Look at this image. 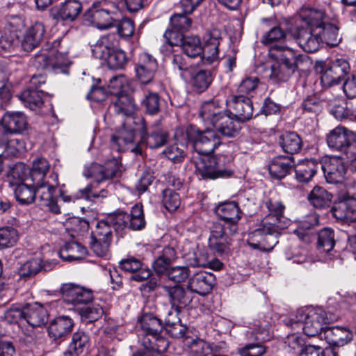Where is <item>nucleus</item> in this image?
I'll list each match as a JSON object with an SVG mask.
<instances>
[{"mask_svg": "<svg viewBox=\"0 0 356 356\" xmlns=\"http://www.w3.org/2000/svg\"><path fill=\"white\" fill-rule=\"evenodd\" d=\"M266 206L268 214L259 227L249 234L248 243L254 249L270 251L278 243L282 230L289 226L291 220L284 216L285 206L281 202L268 200Z\"/></svg>", "mask_w": 356, "mask_h": 356, "instance_id": "f257e3e1", "label": "nucleus"}, {"mask_svg": "<svg viewBox=\"0 0 356 356\" xmlns=\"http://www.w3.org/2000/svg\"><path fill=\"white\" fill-rule=\"evenodd\" d=\"M337 317L321 307H305L298 309L293 317L286 321V325L303 330L309 337H315L323 330L325 324L334 322Z\"/></svg>", "mask_w": 356, "mask_h": 356, "instance_id": "f03ea898", "label": "nucleus"}, {"mask_svg": "<svg viewBox=\"0 0 356 356\" xmlns=\"http://www.w3.org/2000/svg\"><path fill=\"white\" fill-rule=\"evenodd\" d=\"M200 117L203 122L212 124L216 132L223 136L235 137L241 129L239 121L234 120L229 115L221 111L214 102H207L202 104Z\"/></svg>", "mask_w": 356, "mask_h": 356, "instance_id": "7ed1b4c3", "label": "nucleus"}, {"mask_svg": "<svg viewBox=\"0 0 356 356\" xmlns=\"http://www.w3.org/2000/svg\"><path fill=\"white\" fill-rule=\"evenodd\" d=\"M187 140L194 147V154H211L221 144L216 131L206 129L200 130L195 125H189L185 131Z\"/></svg>", "mask_w": 356, "mask_h": 356, "instance_id": "20e7f679", "label": "nucleus"}, {"mask_svg": "<svg viewBox=\"0 0 356 356\" xmlns=\"http://www.w3.org/2000/svg\"><path fill=\"white\" fill-rule=\"evenodd\" d=\"M60 42H53L49 49H41L34 57L33 65L38 70H54L65 67L68 64L67 56L65 53L58 50Z\"/></svg>", "mask_w": 356, "mask_h": 356, "instance_id": "39448f33", "label": "nucleus"}, {"mask_svg": "<svg viewBox=\"0 0 356 356\" xmlns=\"http://www.w3.org/2000/svg\"><path fill=\"white\" fill-rule=\"evenodd\" d=\"M196 172L202 178L214 179L218 177H227L232 174L230 170L220 169L217 159L211 154H193L192 156Z\"/></svg>", "mask_w": 356, "mask_h": 356, "instance_id": "423d86ee", "label": "nucleus"}, {"mask_svg": "<svg viewBox=\"0 0 356 356\" xmlns=\"http://www.w3.org/2000/svg\"><path fill=\"white\" fill-rule=\"evenodd\" d=\"M112 240L113 229L111 225L106 220H101L97 223L92 232L91 250L98 257H107Z\"/></svg>", "mask_w": 356, "mask_h": 356, "instance_id": "0eeeda50", "label": "nucleus"}, {"mask_svg": "<svg viewBox=\"0 0 356 356\" xmlns=\"http://www.w3.org/2000/svg\"><path fill=\"white\" fill-rule=\"evenodd\" d=\"M119 13L109 10L101 4L94 3L84 14V18L99 29H108L115 26Z\"/></svg>", "mask_w": 356, "mask_h": 356, "instance_id": "6e6552de", "label": "nucleus"}, {"mask_svg": "<svg viewBox=\"0 0 356 356\" xmlns=\"http://www.w3.org/2000/svg\"><path fill=\"white\" fill-rule=\"evenodd\" d=\"M229 226L221 221L213 223L209 238V247L215 253L222 254L229 250V236L235 233H229Z\"/></svg>", "mask_w": 356, "mask_h": 356, "instance_id": "1a4fd4ad", "label": "nucleus"}, {"mask_svg": "<svg viewBox=\"0 0 356 356\" xmlns=\"http://www.w3.org/2000/svg\"><path fill=\"white\" fill-rule=\"evenodd\" d=\"M327 183L338 184L343 181L347 171V166L340 156H330L320 165Z\"/></svg>", "mask_w": 356, "mask_h": 356, "instance_id": "9d476101", "label": "nucleus"}, {"mask_svg": "<svg viewBox=\"0 0 356 356\" xmlns=\"http://www.w3.org/2000/svg\"><path fill=\"white\" fill-rule=\"evenodd\" d=\"M60 292L66 302L74 305L87 304L93 298L92 290L74 283L62 284Z\"/></svg>", "mask_w": 356, "mask_h": 356, "instance_id": "9b49d317", "label": "nucleus"}, {"mask_svg": "<svg viewBox=\"0 0 356 356\" xmlns=\"http://www.w3.org/2000/svg\"><path fill=\"white\" fill-rule=\"evenodd\" d=\"M318 27L299 28L297 30L296 39L299 46L306 52L313 53L319 49L323 44L322 35H320Z\"/></svg>", "mask_w": 356, "mask_h": 356, "instance_id": "f8f14e48", "label": "nucleus"}, {"mask_svg": "<svg viewBox=\"0 0 356 356\" xmlns=\"http://www.w3.org/2000/svg\"><path fill=\"white\" fill-rule=\"evenodd\" d=\"M120 166L117 160L113 159L102 165L98 163H92L85 168L83 175L88 178H92L97 183L110 179L118 176Z\"/></svg>", "mask_w": 356, "mask_h": 356, "instance_id": "ddd939ff", "label": "nucleus"}, {"mask_svg": "<svg viewBox=\"0 0 356 356\" xmlns=\"http://www.w3.org/2000/svg\"><path fill=\"white\" fill-rule=\"evenodd\" d=\"M333 216L347 222L356 220V198L348 195L339 197L331 209Z\"/></svg>", "mask_w": 356, "mask_h": 356, "instance_id": "4468645a", "label": "nucleus"}, {"mask_svg": "<svg viewBox=\"0 0 356 356\" xmlns=\"http://www.w3.org/2000/svg\"><path fill=\"white\" fill-rule=\"evenodd\" d=\"M215 212L220 218L221 222L226 223L229 233H236L238 229V222L241 218V211L235 202H226L218 204Z\"/></svg>", "mask_w": 356, "mask_h": 356, "instance_id": "2eb2a0df", "label": "nucleus"}, {"mask_svg": "<svg viewBox=\"0 0 356 356\" xmlns=\"http://www.w3.org/2000/svg\"><path fill=\"white\" fill-rule=\"evenodd\" d=\"M221 34L218 29L207 31L204 37V45L202 47L201 58L204 64H212L219 58L218 47Z\"/></svg>", "mask_w": 356, "mask_h": 356, "instance_id": "dca6fc26", "label": "nucleus"}, {"mask_svg": "<svg viewBox=\"0 0 356 356\" xmlns=\"http://www.w3.org/2000/svg\"><path fill=\"white\" fill-rule=\"evenodd\" d=\"M231 113L239 122L249 120L253 114V106L250 98L243 95H233L227 102Z\"/></svg>", "mask_w": 356, "mask_h": 356, "instance_id": "f3484780", "label": "nucleus"}, {"mask_svg": "<svg viewBox=\"0 0 356 356\" xmlns=\"http://www.w3.org/2000/svg\"><path fill=\"white\" fill-rule=\"evenodd\" d=\"M157 62L150 54L143 53L136 64L137 78L143 84H147L153 80L157 70Z\"/></svg>", "mask_w": 356, "mask_h": 356, "instance_id": "a211bd4d", "label": "nucleus"}, {"mask_svg": "<svg viewBox=\"0 0 356 356\" xmlns=\"http://www.w3.org/2000/svg\"><path fill=\"white\" fill-rule=\"evenodd\" d=\"M326 140L330 148L341 152L355 140V135L345 127L338 126L327 134Z\"/></svg>", "mask_w": 356, "mask_h": 356, "instance_id": "6ab92c4d", "label": "nucleus"}, {"mask_svg": "<svg viewBox=\"0 0 356 356\" xmlns=\"http://www.w3.org/2000/svg\"><path fill=\"white\" fill-rule=\"evenodd\" d=\"M215 281V276L212 273L199 271L189 279L188 288L193 293L205 296L211 291Z\"/></svg>", "mask_w": 356, "mask_h": 356, "instance_id": "aec40b11", "label": "nucleus"}, {"mask_svg": "<svg viewBox=\"0 0 356 356\" xmlns=\"http://www.w3.org/2000/svg\"><path fill=\"white\" fill-rule=\"evenodd\" d=\"M1 126L10 134H21L27 129L28 122L25 115L19 111H7L1 118Z\"/></svg>", "mask_w": 356, "mask_h": 356, "instance_id": "412c9836", "label": "nucleus"}, {"mask_svg": "<svg viewBox=\"0 0 356 356\" xmlns=\"http://www.w3.org/2000/svg\"><path fill=\"white\" fill-rule=\"evenodd\" d=\"M323 337L327 343L334 347H341L353 339V332L343 327H330L323 330Z\"/></svg>", "mask_w": 356, "mask_h": 356, "instance_id": "4be33fe9", "label": "nucleus"}, {"mask_svg": "<svg viewBox=\"0 0 356 356\" xmlns=\"http://www.w3.org/2000/svg\"><path fill=\"white\" fill-rule=\"evenodd\" d=\"M295 166L292 156H278L274 158L268 165L270 176L276 179H282L290 174Z\"/></svg>", "mask_w": 356, "mask_h": 356, "instance_id": "5701e85b", "label": "nucleus"}, {"mask_svg": "<svg viewBox=\"0 0 356 356\" xmlns=\"http://www.w3.org/2000/svg\"><path fill=\"white\" fill-rule=\"evenodd\" d=\"M120 268L126 272L132 273L130 279L136 282H143L151 275V270L143 267L140 260L134 257L123 259L120 262Z\"/></svg>", "mask_w": 356, "mask_h": 356, "instance_id": "b1692460", "label": "nucleus"}, {"mask_svg": "<svg viewBox=\"0 0 356 356\" xmlns=\"http://www.w3.org/2000/svg\"><path fill=\"white\" fill-rule=\"evenodd\" d=\"M164 291L168 297V301L172 307L184 309L192 301L191 293L184 287L180 285L173 286H165Z\"/></svg>", "mask_w": 356, "mask_h": 356, "instance_id": "393cba45", "label": "nucleus"}, {"mask_svg": "<svg viewBox=\"0 0 356 356\" xmlns=\"http://www.w3.org/2000/svg\"><path fill=\"white\" fill-rule=\"evenodd\" d=\"M271 54L276 60L290 65H294L298 68L300 63H302L305 56L297 54L294 49L286 46L275 44L271 47Z\"/></svg>", "mask_w": 356, "mask_h": 356, "instance_id": "a878e982", "label": "nucleus"}, {"mask_svg": "<svg viewBox=\"0 0 356 356\" xmlns=\"http://www.w3.org/2000/svg\"><path fill=\"white\" fill-rule=\"evenodd\" d=\"M73 320L67 316H61L52 321L48 327V333L54 340L62 339L70 334L73 328Z\"/></svg>", "mask_w": 356, "mask_h": 356, "instance_id": "bb28decb", "label": "nucleus"}, {"mask_svg": "<svg viewBox=\"0 0 356 356\" xmlns=\"http://www.w3.org/2000/svg\"><path fill=\"white\" fill-rule=\"evenodd\" d=\"M45 30L40 22H35L26 31L22 41V47L25 51L29 52L36 47L42 41Z\"/></svg>", "mask_w": 356, "mask_h": 356, "instance_id": "cd10ccee", "label": "nucleus"}, {"mask_svg": "<svg viewBox=\"0 0 356 356\" xmlns=\"http://www.w3.org/2000/svg\"><path fill=\"white\" fill-rule=\"evenodd\" d=\"M113 106L116 114L125 116L127 118V120L135 122L132 116L136 111V106L134 99L130 95L125 93L119 94L116 96Z\"/></svg>", "mask_w": 356, "mask_h": 356, "instance_id": "c85d7f7f", "label": "nucleus"}, {"mask_svg": "<svg viewBox=\"0 0 356 356\" xmlns=\"http://www.w3.org/2000/svg\"><path fill=\"white\" fill-rule=\"evenodd\" d=\"M315 70L320 73L321 82L324 87H330L338 84L341 78L337 72L334 71L330 62L318 61L315 65Z\"/></svg>", "mask_w": 356, "mask_h": 356, "instance_id": "c756f323", "label": "nucleus"}, {"mask_svg": "<svg viewBox=\"0 0 356 356\" xmlns=\"http://www.w3.org/2000/svg\"><path fill=\"white\" fill-rule=\"evenodd\" d=\"M118 40L115 34H107L101 37L92 50L96 58L105 57V55L118 49Z\"/></svg>", "mask_w": 356, "mask_h": 356, "instance_id": "7c9ffc66", "label": "nucleus"}, {"mask_svg": "<svg viewBox=\"0 0 356 356\" xmlns=\"http://www.w3.org/2000/svg\"><path fill=\"white\" fill-rule=\"evenodd\" d=\"M321 163L315 159L302 161L296 168V178L298 181L306 183L309 181L317 172Z\"/></svg>", "mask_w": 356, "mask_h": 356, "instance_id": "2f4dec72", "label": "nucleus"}, {"mask_svg": "<svg viewBox=\"0 0 356 356\" xmlns=\"http://www.w3.org/2000/svg\"><path fill=\"white\" fill-rule=\"evenodd\" d=\"M89 336L82 331H78L73 334L72 341L68 349L64 353L63 356H79L89 347Z\"/></svg>", "mask_w": 356, "mask_h": 356, "instance_id": "473e14b6", "label": "nucleus"}, {"mask_svg": "<svg viewBox=\"0 0 356 356\" xmlns=\"http://www.w3.org/2000/svg\"><path fill=\"white\" fill-rule=\"evenodd\" d=\"M25 313V321L33 327L41 326L47 321L46 309L37 303L26 306Z\"/></svg>", "mask_w": 356, "mask_h": 356, "instance_id": "72a5a7b5", "label": "nucleus"}, {"mask_svg": "<svg viewBox=\"0 0 356 356\" xmlns=\"http://www.w3.org/2000/svg\"><path fill=\"white\" fill-rule=\"evenodd\" d=\"M177 258L176 250L171 246H165L153 263L155 272L161 275L165 272L170 264Z\"/></svg>", "mask_w": 356, "mask_h": 356, "instance_id": "f704fd0d", "label": "nucleus"}, {"mask_svg": "<svg viewBox=\"0 0 356 356\" xmlns=\"http://www.w3.org/2000/svg\"><path fill=\"white\" fill-rule=\"evenodd\" d=\"M138 323L145 334L152 337L161 334L163 329L162 320L152 314H145L139 319Z\"/></svg>", "mask_w": 356, "mask_h": 356, "instance_id": "c9c22d12", "label": "nucleus"}, {"mask_svg": "<svg viewBox=\"0 0 356 356\" xmlns=\"http://www.w3.org/2000/svg\"><path fill=\"white\" fill-rule=\"evenodd\" d=\"M270 69L269 78L274 83L286 81L297 70L294 65H289L278 60L271 65Z\"/></svg>", "mask_w": 356, "mask_h": 356, "instance_id": "e433bc0d", "label": "nucleus"}, {"mask_svg": "<svg viewBox=\"0 0 356 356\" xmlns=\"http://www.w3.org/2000/svg\"><path fill=\"white\" fill-rule=\"evenodd\" d=\"M86 254V249L80 243L69 242L60 250L59 256L65 261H72L81 260Z\"/></svg>", "mask_w": 356, "mask_h": 356, "instance_id": "4c0bfd02", "label": "nucleus"}, {"mask_svg": "<svg viewBox=\"0 0 356 356\" xmlns=\"http://www.w3.org/2000/svg\"><path fill=\"white\" fill-rule=\"evenodd\" d=\"M280 144L282 149L286 153L294 154L300 152L302 141L294 131H289L280 136Z\"/></svg>", "mask_w": 356, "mask_h": 356, "instance_id": "58836bf2", "label": "nucleus"}, {"mask_svg": "<svg viewBox=\"0 0 356 356\" xmlns=\"http://www.w3.org/2000/svg\"><path fill=\"white\" fill-rule=\"evenodd\" d=\"M332 195L321 186H315L308 195V200L316 209L328 207Z\"/></svg>", "mask_w": 356, "mask_h": 356, "instance_id": "ea45409f", "label": "nucleus"}, {"mask_svg": "<svg viewBox=\"0 0 356 356\" xmlns=\"http://www.w3.org/2000/svg\"><path fill=\"white\" fill-rule=\"evenodd\" d=\"M130 121L127 120L123 123L122 127L118 133L112 136L113 145L116 146V149L120 151L124 145L134 142L135 138V129L127 127Z\"/></svg>", "mask_w": 356, "mask_h": 356, "instance_id": "a19ab883", "label": "nucleus"}, {"mask_svg": "<svg viewBox=\"0 0 356 356\" xmlns=\"http://www.w3.org/2000/svg\"><path fill=\"white\" fill-rule=\"evenodd\" d=\"M300 17L308 24L307 28H316L325 23L326 15L323 10L305 8L301 11Z\"/></svg>", "mask_w": 356, "mask_h": 356, "instance_id": "79ce46f5", "label": "nucleus"}, {"mask_svg": "<svg viewBox=\"0 0 356 356\" xmlns=\"http://www.w3.org/2000/svg\"><path fill=\"white\" fill-rule=\"evenodd\" d=\"M49 168L50 165L46 159L39 158L35 160L29 171V179L33 184L44 181Z\"/></svg>", "mask_w": 356, "mask_h": 356, "instance_id": "37998d69", "label": "nucleus"}, {"mask_svg": "<svg viewBox=\"0 0 356 356\" xmlns=\"http://www.w3.org/2000/svg\"><path fill=\"white\" fill-rule=\"evenodd\" d=\"M81 10L82 6L79 0H67L62 4L58 15L63 20L74 21Z\"/></svg>", "mask_w": 356, "mask_h": 356, "instance_id": "c03bdc74", "label": "nucleus"}, {"mask_svg": "<svg viewBox=\"0 0 356 356\" xmlns=\"http://www.w3.org/2000/svg\"><path fill=\"white\" fill-rule=\"evenodd\" d=\"M141 106L145 108L146 113L151 115L158 114L161 109V98L159 94L149 90H145Z\"/></svg>", "mask_w": 356, "mask_h": 356, "instance_id": "a18cd8bd", "label": "nucleus"}, {"mask_svg": "<svg viewBox=\"0 0 356 356\" xmlns=\"http://www.w3.org/2000/svg\"><path fill=\"white\" fill-rule=\"evenodd\" d=\"M320 35H322L323 43L325 42L330 46H336L341 40L339 33V27L332 23H325L322 26H318Z\"/></svg>", "mask_w": 356, "mask_h": 356, "instance_id": "49530a36", "label": "nucleus"}, {"mask_svg": "<svg viewBox=\"0 0 356 356\" xmlns=\"http://www.w3.org/2000/svg\"><path fill=\"white\" fill-rule=\"evenodd\" d=\"M181 309L177 308V311H172L173 314L170 316H168V318L164 321L167 327H172V329L168 330V332L175 338H181L186 334V328L181 324V320L179 317Z\"/></svg>", "mask_w": 356, "mask_h": 356, "instance_id": "de8ad7c7", "label": "nucleus"}, {"mask_svg": "<svg viewBox=\"0 0 356 356\" xmlns=\"http://www.w3.org/2000/svg\"><path fill=\"white\" fill-rule=\"evenodd\" d=\"M211 82L212 76L209 70H199L191 77V84L194 90L200 93L206 90Z\"/></svg>", "mask_w": 356, "mask_h": 356, "instance_id": "09e8293b", "label": "nucleus"}, {"mask_svg": "<svg viewBox=\"0 0 356 356\" xmlns=\"http://www.w3.org/2000/svg\"><path fill=\"white\" fill-rule=\"evenodd\" d=\"M129 228L132 230H141L146 225L143 205L136 204L132 207L131 213L129 215Z\"/></svg>", "mask_w": 356, "mask_h": 356, "instance_id": "8fccbe9b", "label": "nucleus"}, {"mask_svg": "<svg viewBox=\"0 0 356 356\" xmlns=\"http://www.w3.org/2000/svg\"><path fill=\"white\" fill-rule=\"evenodd\" d=\"M33 187L35 190V199L38 200L40 204L44 202L49 201L55 193L56 187L49 183L42 181L38 184H33Z\"/></svg>", "mask_w": 356, "mask_h": 356, "instance_id": "3c124183", "label": "nucleus"}, {"mask_svg": "<svg viewBox=\"0 0 356 356\" xmlns=\"http://www.w3.org/2000/svg\"><path fill=\"white\" fill-rule=\"evenodd\" d=\"M15 195L17 200L22 204H28L35 199V193L33 183L27 184L22 183L15 188Z\"/></svg>", "mask_w": 356, "mask_h": 356, "instance_id": "603ef678", "label": "nucleus"}, {"mask_svg": "<svg viewBox=\"0 0 356 356\" xmlns=\"http://www.w3.org/2000/svg\"><path fill=\"white\" fill-rule=\"evenodd\" d=\"M100 60L105 62L111 69H122L127 62L125 53L119 49H117L109 54H106L105 57L100 58Z\"/></svg>", "mask_w": 356, "mask_h": 356, "instance_id": "864d4df0", "label": "nucleus"}, {"mask_svg": "<svg viewBox=\"0 0 356 356\" xmlns=\"http://www.w3.org/2000/svg\"><path fill=\"white\" fill-rule=\"evenodd\" d=\"M318 248L328 252L335 245L334 233L331 228H324L318 234Z\"/></svg>", "mask_w": 356, "mask_h": 356, "instance_id": "5fc2aeb1", "label": "nucleus"}, {"mask_svg": "<svg viewBox=\"0 0 356 356\" xmlns=\"http://www.w3.org/2000/svg\"><path fill=\"white\" fill-rule=\"evenodd\" d=\"M17 231L13 227L0 228V250L15 245L18 240Z\"/></svg>", "mask_w": 356, "mask_h": 356, "instance_id": "6e6d98bb", "label": "nucleus"}, {"mask_svg": "<svg viewBox=\"0 0 356 356\" xmlns=\"http://www.w3.org/2000/svg\"><path fill=\"white\" fill-rule=\"evenodd\" d=\"M315 223L316 218L314 216H307L304 220L300 222L298 228L294 231V233L302 241L305 243H310L313 237L310 229Z\"/></svg>", "mask_w": 356, "mask_h": 356, "instance_id": "4d7b16f0", "label": "nucleus"}, {"mask_svg": "<svg viewBox=\"0 0 356 356\" xmlns=\"http://www.w3.org/2000/svg\"><path fill=\"white\" fill-rule=\"evenodd\" d=\"M181 47L188 57L200 56L202 51L200 40L196 36L185 37Z\"/></svg>", "mask_w": 356, "mask_h": 356, "instance_id": "13d9d810", "label": "nucleus"}, {"mask_svg": "<svg viewBox=\"0 0 356 356\" xmlns=\"http://www.w3.org/2000/svg\"><path fill=\"white\" fill-rule=\"evenodd\" d=\"M42 268V261L35 258L25 262L18 270V274L25 279L35 275Z\"/></svg>", "mask_w": 356, "mask_h": 356, "instance_id": "bf43d9fd", "label": "nucleus"}, {"mask_svg": "<svg viewBox=\"0 0 356 356\" xmlns=\"http://www.w3.org/2000/svg\"><path fill=\"white\" fill-rule=\"evenodd\" d=\"M168 137L167 131L161 129H156L147 136L146 143L152 149L159 148L167 143Z\"/></svg>", "mask_w": 356, "mask_h": 356, "instance_id": "052dcab7", "label": "nucleus"}, {"mask_svg": "<svg viewBox=\"0 0 356 356\" xmlns=\"http://www.w3.org/2000/svg\"><path fill=\"white\" fill-rule=\"evenodd\" d=\"M41 92H42V90H40V91L26 90L21 94L20 99L31 110H34L40 107L43 104L42 96L40 94Z\"/></svg>", "mask_w": 356, "mask_h": 356, "instance_id": "680f3d73", "label": "nucleus"}, {"mask_svg": "<svg viewBox=\"0 0 356 356\" xmlns=\"http://www.w3.org/2000/svg\"><path fill=\"white\" fill-rule=\"evenodd\" d=\"M27 168L23 163H17L13 165L8 173V177L11 184H21L26 179Z\"/></svg>", "mask_w": 356, "mask_h": 356, "instance_id": "e2e57ef3", "label": "nucleus"}, {"mask_svg": "<svg viewBox=\"0 0 356 356\" xmlns=\"http://www.w3.org/2000/svg\"><path fill=\"white\" fill-rule=\"evenodd\" d=\"M106 220L116 232L122 231L127 227L129 228V214L125 212H118L110 215L106 218Z\"/></svg>", "mask_w": 356, "mask_h": 356, "instance_id": "0e129e2a", "label": "nucleus"}, {"mask_svg": "<svg viewBox=\"0 0 356 356\" xmlns=\"http://www.w3.org/2000/svg\"><path fill=\"white\" fill-rule=\"evenodd\" d=\"M163 203L167 210L175 211L181 203L179 194L170 188L165 189L163 191Z\"/></svg>", "mask_w": 356, "mask_h": 356, "instance_id": "69168bd1", "label": "nucleus"}, {"mask_svg": "<svg viewBox=\"0 0 356 356\" xmlns=\"http://www.w3.org/2000/svg\"><path fill=\"white\" fill-rule=\"evenodd\" d=\"M188 264L193 267H206L210 264L209 254L204 248H197L188 258Z\"/></svg>", "mask_w": 356, "mask_h": 356, "instance_id": "338daca9", "label": "nucleus"}, {"mask_svg": "<svg viewBox=\"0 0 356 356\" xmlns=\"http://www.w3.org/2000/svg\"><path fill=\"white\" fill-rule=\"evenodd\" d=\"M103 314L104 309L99 304H92L81 309L80 311L81 318L88 322L97 321L102 316Z\"/></svg>", "mask_w": 356, "mask_h": 356, "instance_id": "774afa93", "label": "nucleus"}]
</instances>
